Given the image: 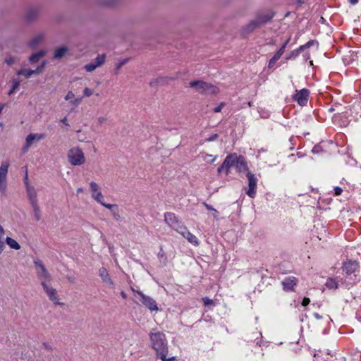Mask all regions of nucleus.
Here are the masks:
<instances>
[{
  "label": "nucleus",
  "mask_w": 361,
  "mask_h": 361,
  "mask_svg": "<svg viewBox=\"0 0 361 361\" xmlns=\"http://www.w3.org/2000/svg\"><path fill=\"white\" fill-rule=\"evenodd\" d=\"M246 177L248 180V189L246 191V194L250 197L254 198L256 195L257 179L255 174L249 171L246 173Z\"/></svg>",
  "instance_id": "9d476101"
},
{
  "label": "nucleus",
  "mask_w": 361,
  "mask_h": 361,
  "mask_svg": "<svg viewBox=\"0 0 361 361\" xmlns=\"http://www.w3.org/2000/svg\"><path fill=\"white\" fill-rule=\"evenodd\" d=\"M255 334H257V337L255 339V342L256 343L257 345H260V343H261V338L259 337V336H262V334L260 332H255Z\"/></svg>",
  "instance_id": "79ce46f5"
},
{
  "label": "nucleus",
  "mask_w": 361,
  "mask_h": 361,
  "mask_svg": "<svg viewBox=\"0 0 361 361\" xmlns=\"http://www.w3.org/2000/svg\"><path fill=\"white\" fill-rule=\"evenodd\" d=\"M168 360H169V361H175V360H176V357H175V356H172V357H169V358H168Z\"/></svg>",
  "instance_id": "774afa93"
},
{
  "label": "nucleus",
  "mask_w": 361,
  "mask_h": 361,
  "mask_svg": "<svg viewBox=\"0 0 361 361\" xmlns=\"http://www.w3.org/2000/svg\"><path fill=\"white\" fill-rule=\"evenodd\" d=\"M68 51V48L66 47H61L59 48H57L55 50L54 58V59H61L62 58L65 54Z\"/></svg>",
  "instance_id": "b1692460"
},
{
  "label": "nucleus",
  "mask_w": 361,
  "mask_h": 361,
  "mask_svg": "<svg viewBox=\"0 0 361 361\" xmlns=\"http://www.w3.org/2000/svg\"><path fill=\"white\" fill-rule=\"evenodd\" d=\"M285 49H283V48L281 47L277 51L276 53L277 54H279L281 56L283 55V52H284Z\"/></svg>",
  "instance_id": "680f3d73"
},
{
  "label": "nucleus",
  "mask_w": 361,
  "mask_h": 361,
  "mask_svg": "<svg viewBox=\"0 0 361 361\" xmlns=\"http://www.w3.org/2000/svg\"><path fill=\"white\" fill-rule=\"evenodd\" d=\"M81 101H82V97H78L73 100H71V103L73 105H74L75 106H77L79 105V104L81 102Z\"/></svg>",
  "instance_id": "a19ab883"
},
{
  "label": "nucleus",
  "mask_w": 361,
  "mask_h": 361,
  "mask_svg": "<svg viewBox=\"0 0 361 361\" xmlns=\"http://www.w3.org/2000/svg\"><path fill=\"white\" fill-rule=\"evenodd\" d=\"M102 206H104V207L110 209L111 212L113 210H114L115 209H118V205L117 204H106L105 203L104 201L102 202V203H100Z\"/></svg>",
  "instance_id": "473e14b6"
},
{
  "label": "nucleus",
  "mask_w": 361,
  "mask_h": 361,
  "mask_svg": "<svg viewBox=\"0 0 361 361\" xmlns=\"http://www.w3.org/2000/svg\"><path fill=\"white\" fill-rule=\"evenodd\" d=\"M213 212H214V214H213L214 218V219H218L219 212L216 209H214V210L213 211Z\"/></svg>",
  "instance_id": "13d9d810"
},
{
  "label": "nucleus",
  "mask_w": 361,
  "mask_h": 361,
  "mask_svg": "<svg viewBox=\"0 0 361 361\" xmlns=\"http://www.w3.org/2000/svg\"><path fill=\"white\" fill-rule=\"evenodd\" d=\"M325 286L329 289H336L338 288V282L336 281V279L329 278L327 279Z\"/></svg>",
  "instance_id": "bb28decb"
},
{
  "label": "nucleus",
  "mask_w": 361,
  "mask_h": 361,
  "mask_svg": "<svg viewBox=\"0 0 361 361\" xmlns=\"http://www.w3.org/2000/svg\"><path fill=\"white\" fill-rule=\"evenodd\" d=\"M98 274L100 276L103 283L108 285L111 288H115V283L111 279L110 274L106 268H100L99 269Z\"/></svg>",
  "instance_id": "4468645a"
},
{
  "label": "nucleus",
  "mask_w": 361,
  "mask_h": 361,
  "mask_svg": "<svg viewBox=\"0 0 361 361\" xmlns=\"http://www.w3.org/2000/svg\"><path fill=\"white\" fill-rule=\"evenodd\" d=\"M322 147L319 145L314 146V147L312 149V152L313 154H319L320 152H322Z\"/></svg>",
  "instance_id": "58836bf2"
},
{
  "label": "nucleus",
  "mask_w": 361,
  "mask_h": 361,
  "mask_svg": "<svg viewBox=\"0 0 361 361\" xmlns=\"http://www.w3.org/2000/svg\"><path fill=\"white\" fill-rule=\"evenodd\" d=\"M111 213H112V215H113V216H114L115 220H116V221H121V216L119 214L118 209H115L114 210H113L111 212Z\"/></svg>",
  "instance_id": "f704fd0d"
},
{
  "label": "nucleus",
  "mask_w": 361,
  "mask_h": 361,
  "mask_svg": "<svg viewBox=\"0 0 361 361\" xmlns=\"http://www.w3.org/2000/svg\"><path fill=\"white\" fill-rule=\"evenodd\" d=\"M106 59V55L105 54H101L98 55L96 59H94V62L95 65H97V67L101 66L102 64L104 63Z\"/></svg>",
  "instance_id": "cd10ccee"
},
{
  "label": "nucleus",
  "mask_w": 361,
  "mask_h": 361,
  "mask_svg": "<svg viewBox=\"0 0 361 361\" xmlns=\"http://www.w3.org/2000/svg\"><path fill=\"white\" fill-rule=\"evenodd\" d=\"M30 146H31V145H30L28 142H27L25 141V143L22 148L23 153H24V154L26 153L29 150Z\"/></svg>",
  "instance_id": "c03bdc74"
},
{
  "label": "nucleus",
  "mask_w": 361,
  "mask_h": 361,
  "mask_svg": "<svg viewBox=\"0 0 361 361\" xmlns=\"http://www.w3.org/2000/svg\"><path fill=\"white\" fill-rule=\"evenodd\" d=\"M34 264L36 267V272L37 277L41 280L44 281H50L51 275L45 268L44 265L40 260H34Z\"/></svg>",
  "instance_id": "6e6552de"
},
{
  "label": "nucleus",
  "mask_w": 361,
  "mask_h": 361,
  "mask_svg": "<svg viewBox=\"0 0 361 361\" xmlns=\"http://www.w3.org/2000/svg\"><path fill=\"white\" fill-rule=\"evenodd\" d=\"M5 61H6V63L8 65H9V66L12 65V64H13V63H14V62H15L14 59H13V58H12V57L6 58Z\"/></svg>",
  "instance_id": "09e8293b"
},
{
  "label": "nucleus",
  "mask_w": 361,
  "mask_h": 361,
  "mask_svg": "<svg viewBox=\"0 0 361 361\" xmlns=\"http://www.w3.org/2000/svg\"><path fill=\"white\" fill-rule=\"evenodd\" d=\"M121 296L123 299H126V298H127V295H126V293L123 290H122V291L121 292Z\"/></svg>",
  "instance_id": "0e129e2a"
},
{
  "label": "nucleus",
  "mask_w": 361,
  "mask_h": 361,
  "mask_svg": "<svg viewBox=\"0 0 361 361\" xmlns=\"http://www.w3.org/2000/svg\"><path fill=\"white\" fill-rule=\"evenodd\" d=\"M97 68V65H95L94 62H91L85 66V69L87 72H92Z\"/></svg>",
  "instance_id": "2f4dec72"
},
{
  "label": "nucleus",
  "mask_w": 361,
  "mask_h": 361,
  "mask_svg": "<svg viewBox=\"0 0 361 361\" xmlns=\"http://www.w3.org/2000/svg\"><path fill=\"white\" fill-rule=\"evenodd\" d=\"M61 122L62 123H63L66 126H69V124H68V121H67V118H66V117H64L63 118H62V119L61 120Z\"/></svg>",
  "instance_id": "4d7b16f0"
},
{
  "label": "nucleus",
  "mask_w": 361,
  "mask_h": 361,
  "mask_svg": "<svg viewBox=\"0 0 361 361\" xmlns=\"http://www.w3.org/2000/svg\"><path fill=\"white\" fill-rule=\"evenodd\" d=\"M43 39V35L42 34H39L34 37L30 42H29V46L30 47H36Z\"/></svg>",
  "instance_id": "a878e982"
},
{
  "label": "nucleus",
  "mask_w": 361,
  "mask_h": 361,
  "mask_svg": "<svg viewBox=\"0 0 361 361\" xmlns=\"http://www.w3.org/2000/svg\"><path fill=\"white\" fill-rule=\"evenodd\" d=\"M46 52L44 51H39L32 54L29 58V61L31 63H37L39 60L40 58L45 55Z\"/></svg>",
  "instance_id": "5701e85b"
},
{
  "label": "nucleus",
  "mask_w": 361,
  "mask_h": 361,
  "mask_svg": "<svg viewBox=\"0 0 361 361\" xmlns=\"http://www.w3.org/2000/svg\"><path fill=\"white\" fill-rule=\"evenodd\" d=\"M203 205L209 211L213 212L214 210V208L212 205H210V204H207L206 202H203Z\"/></svg>",
  "instance_id": "8fccbe9b"
},
{
  "label": "nucleus",
  "mask_w": 361,
  "mask_h": 361,
  "mask_svg": "<svg viewBox=\"0 0 361 361\" xmlns=\"http://www.w3.org/2000/svg\"><path fill=\"white\" fill-rule=\"evenodd\" d=\"M232 167H234L239 173H247L249 171L245 158L236 153H231L226 157L222 164L218 168L217 172L219 174L224 173L228 175Z\"/></svg>",
  "instance_id": "f257e3e1"
},
{
  "label": "nucleus",
  "mask_w": 361,
  "mask_h": 361,
  "mask_svg": "<svg viewBox=\"0 0 361 361\" xmlns=\"http://www.w3.org/2000/svg\"><path fill=\"white\" fill-rule=\"evenodd\" d=\"M223 104H221L220 105L216 106L214 109V111L216 112V113H218V112H220L222 109V107H223Z\"/></svg>",
  "instance_id": "5fc2aeb1"
},
{
  "label": "nucleus",
  "mask_w": 361,
  "mask_h": 361,
  "mask_svg": "<svg viewBox=\"0 0 361 361\" xmlns=\"http://www.w3.org/2000/svg\"><path fill=\"white\" fill-rule=\"evenodd\" d=\"M30 204H31V207H32V209L33 211L35 219L37 221H39L42 218V213H41V209L38 204V202Z\"/></svg>",
  "instance_id": "412c9836"
},
{
  "label": "nucleus",
  "mask_w": 361,
  "mask_h": 361,
  "mask_svg": "<svg viewBox=\"0 0 361 361\" xmlns=\"http://www.w3.org/2000/svg\"><path fill=\"white\" fill-rule=\"evenodd\" d=\"M288 42H289V39L286 40V41L283 44V45L281 46V47H282V48H283V49H286V46H287V44H288Z\"/></svg>",
  "instance_id": "69168bd1"
},
{
  "label": "nucleus",
  "mask_w": 361,
  "mask_h": 361,
  "mask_svg": "<svg viewBox=\"0 0 361 361\" xmlns=\"http://www.w3.org/2000/svg\"><path fill=\"white\" fill-rule=\"evenodd\" d=\"M10 164L8 161H4L0 166V192L6 194L7 189V174Z\"/></svg>",
  "instance_id": "423d86ee"
},
{
  "label": "nucleus",
  "mask_w": 361,
  "mask_h": 361,
  "mask_svg": "<svg viewBox=\"0 0 361 361\" xmlns=\"http://www.w3.org/2000/svg\"><path fill=\"white\" fill-rule=\"evenodd\" d=\"M334 190L335 195H340L343 192V189L338 186L335 187Z\"/></svg>",
  "instance_id": "a18cd8bd"
},
{
  "label": "nucleus",
  "mask_w": 361,
  "mask_h": 361,
  "mask_svg": "<svg viewBox=\"0 0 361 361\" xmlns=\"http://www.w3.org/2000/svg\"><path fill=\"white\" fill-rule=\"evenodd\" d=\"M158 257L161 259V258H163L164 257H165V255H164V252L163 251V249L162 247H161L160 249V252L158 253L157 255Z\"/></svg>",
  "instance_id": "6e6d98bb"
},
{
  "label": "nucleus",
  "mask_w": 361,
  "mask_h": 361,
  "mask_svg": "<svg viewBox=\"0 0 361 361\" xmlns=\"http://www.w3.org/2000/svg\"><path fill=\"white\" fill-rule=\"evenodd\" d=\"M351 5H355L358 3L359 0H348Z\"/></svg>",
  "instance_id": "e2e57ef3"
},
{
  "label": "nucleus",
  "mask_w": 361,
  "mask_h": 361,
  "mask_svg": "<svg viewBox=\"0 0 361 361\" xmlns=\"http://www.w3.org/2000/svg\"><path fill=\"white\" fill-rule=\"evenodd\" d=\"M219 137L218 134H213L206 139L207 142H212L216 140Z\"/></svg>",
  "instance_id": "37998d69"
},
{
  "label": "nucleus",
  "mask_w": 361,
  "mask_h": 361,
  "mask_svg": "<svg viewBox=\"0 0 361 361\" xmlns=\"http://www.w3.org/2000/svg\"><path fill=\"white\" fill-rule=\"evenodd\" d=\"M106 118L104 117V116H99L98 118V122L100 125L103 124L104 122L106 121Z\"/></svg>",
  "instance_id": "864d4df0"
},
{
  "label": "nucleus",
  "mask_w": 361,
  "mask_h": 361,
  "mask_svg": "<svg viewBox=\"0 0 361 361\" xmlns=\"http://www.w3.org/2000/svg\"><path fill=\"white\" fill-rule=\"evenodd\" d=\"M272 18L271 16H260L258 18L252 20L245 27V32H250L255 30L256 27H259L262 24H265Z\"/></svg>",
  "instance_id": "9b49d317"
},
{
  "label": "nucleus",
  "mask_w": 361,
  "mask_h": 361,
  "mask_svg": "<svg viewBox=\"0 0 361 361\" xmlns=\"http://www.w3.org/2000/svg\"><path fill=\"white\" fill-rule=\"evenodd\" d=\"M27 198L30 204L38 202L37 192L36 189L32 185L25 187Z\"/></svg>",
  "instance_id": "6ab92c4d"
},
{
  "label": "nucleus",
  "mask_w": 361,
  "mask_h": 361,
  "mask_svg": "<svg viewBox=\"0 0 361 361\" xmlns=\"http://www.w3.org/2000/svg\"><path fill=\"white\" fill-rule=\"evenodd\" d=\"M128 59H125L118 62V63L116 65V73L118 72L120 68L128 62Z\"/></svg>",
  "instance_id": "72a5a7b5"
},
{
  "label": "nucleus",
  "mask_w": 361,
  "mask_h": 361,
  "mask_svg": "<svg viewBox=\"0 0 361 361\" xmlns=\"http://www.w3.org/2000/svg\"><path fill=\"white\" fill-rule=\"evenodd\" d=\"M281 57V56L279 54L276 53L272 58L278 61Z\"/></svg>",
  "instance_id": "052dcab7"
},
{
  "label": "nucleus",
  "mask_w": 361,
  "mask_h": 361,
  "mask_svg": "<svg viewBox=\"0 0 361 361\" xmlns=\"http://www.w3.org/2000/svg\"><path fill=\"white\" fill-rule=\"evenodd\" d=\"M296 2L298 5L301 6L305 3L304 0H296Z\"/></svg>",
  "instance_id": "338daca9"
},
{
  "label": "nucleus",
  "mask_w": 361,
  "mask_h": 361,
  "mask_svg": "<svg viewBox=\"0 0 361 361\" xmlns=\"http://www.w3.org/2000/svg\"><path fill=\"white\" fill-rule=\"evenodd\" d=\"M37 12L36 11H30L27 13L26 19L28 21H31L35 19V18L37 16Z\"/></svg>",
  "instance_id": "7c9ffc66"
},
{
  "label": "nucleus",
  "mask_w": 361,
  "mask_h": 361,
  "mask_svg": "<svg viewBox=\"0 0 361 361\" xmlns=\"http://www.w3.org/2000/svg\"><path fill=\"white\" fill-rule=\"evenodd\" d=\"M302 51V49H300V46L298 49L293 50L288 56H286V60L296 59Z\"/></svg>",
  "instance_id": "393cba45"
},
{
  "label": "nucleus",
  "mask_w": 361,
  "mask_h": 361,
  "mask_svg": "<svg viewBox=\"0 0 361 361\" xmlns=\"http://www.w3.org/2000/svg\"><path fill=\"white\" fill-rule=\"evenodd\" d=\"M4 247H5V246H4V242L0 241V254L2 252V251L4 249Z\"/></svg>",
  "instance_id": "bf43d9fd"
},
{
  "label": "nucleus",
  "mask_w": 361,
  "mask_h": 361,
  "mask_svg": "<svg viewBox=\"0 0 361 361\" xmlns=\"http://www.w3.org/2000/svg\"><path fill=\"white\" fill-rule=\"evenodd\" d=\"M202 300H203L204 305H205V306L214 305V301L212 299H209L207 297L203 298Z\"/></svg>",
  "instance_id": "c9c22d12"
},
{
  "label": "nucleus",
  "mask_w": 361,
  "mask_h": 361,
  "mask_svg": "<svg viewBox=\"0 0 361 361\" xmlns=\"http://www.w3.org/2000/svg\"><path fill=\"white\" fill-rule=\"evenodd\" d=\"M45 137V135L44 134H42V133H40V134H37V133H30L25 138V141L27 142H28L30 145H32V144L35 142V141H39L43 138Z\"/></svg>",
  "instance_id": "aec40b11"
},
{
  "label": "nucleus",
  "mask_w": 361,
  "mask_h": 361,
  "mask_svg": "<svg viewBox=\"0 0 361 361\" xmlns=\"http://www.w3.org/2000/svg\"><path fill=\"white\" fill-rule=\"evenodd\" d=\"M74 97H75L74 93L73 92H71V91H69V92H68L67 94L66 95L65 99L66 100H70V99H73Z\"/></svg>",
  "instance_id": "49530a36"
},
{
  "label": "nucleus",
  "mask_w": 361,
  "mask_h": 361,
  "mask_svg": "<svg viewBox=\"0 0 361 361\" xmlns=\"http://www.w3.org/2000/svg\"><path fill=\"white\" fill-rule=\"evenodd\" d=\"M41 285L44 289V290L46 292L49 299L52 301L55 305H63V303L60 302L59 298L57 295V291L55 288L53 287L49 286L46 281H42L41 282Z\"/></svg>",
  "instance_id": "1a4fd4ad"
},
{
  "label": "nucleus",
  "mask_w": 361,
  "mask_h": 361,
  "mask_svg": "<svg viewBox=\"0 0 361 361\" xmlns=\"http://www.w3.org/2000/svg\"><path fill=\"white\" fill-rule=\"evenodd\" d=\"M46 61H43L40 66H39L35 70L21 69L18 71V75H23L25 78H29L32 75L38 74L42 72L46 66Z\"/></svg>",
  "instance_id": "f3484780"
},
{
  "label": "nucleus",
  "mask_w": 361,
  "mask_h": 361,
  "mask_svg": "<svg viewBox=\"0 0 361 361\" xmlns=\"http://www.w3.org/2000/svg\"><path fill=\"white\" fill-rule=\"evenodd\" d=\"M310 93V92L308 89L303 88L299 91H296L295 94L293 96V99L294 101L297 102L299 105L303 106L307 104Z\"/></svg>",
  "instance_id": "f8f14e48"
},
{
  "label": "nucleus",
  "mask_w": 361,
  "mask_h": 361,
  "mask_svg": "<svg viewBox=\"0 0 361 361\" xmlns=\"http://www.w3.org/2000/svg\"><path fill=\"white\" fill-rule=\"evenodd\" d=\"M42 345L44 346V348L45 349H47V350H48L49 351H51L53 350L51 345L49 343H47V342H44L42 343Z\"/></svg>",
  "instance_id": "de8ad7c7"
},
{
  "label": "nucleus",
  "mask_w": 361,
  "mask_h": 361,
  "mask_svg": "<svg viewBox=\"0 0 361 361\" xmlns=\"http://www.w3.org/2000/svg\"><path fill=\"white\" fill-rule=\"evenodd\" d=\"M151 347L155 350L156 356L169 353L168 341L163 332L152 329L149 334Z\"/></svg>",
  "instance_id": "f03ea898"
},
{
  "label": "nucleus",
  "mask_w": 361,
  "mask_h": 361,
  "mask_svg": "<svg viewBox=\"0 0 361 361\" xmlns=\"http://www.w3.org/2000/svg\"><path fill=\"white\" fill-rule=\"evenodd\" d=\"M189 87L195 88L197 92L201 94L209 93L212 94H216L219 92L218 87L214 86L211 83H208L200 80L190 82Z\"/></svg>",
  "instance_id": "20e7f679"
},
{
  "label": "nucleus",
  "mask_w": 361,
  "mask_h": 361,
  "mask_svg": "<svg viewBox=\"0 0 361 361\" xmlns=\"http://www.w3.org/2000/svg\"><path fill=\"white\" fill-rule=\"evenodd\" d=\"M90 190L92 193V197L98 203H102L104 196L99 185L94 181H91L90 183Z\"/></svg>",
  "instance_id": "ddd939ff"
},
{
  "label": "nucleus",
  "mask_w": 361,
  "mask_h": 361,
  "mask_svg": "<svg viewBox=\"0 0 361 361\" xmlns=\"http://www.w3.org/2000/svg\"><path fill=\"white\" fill-rule=\"evenodd\" d=\"M310 302V298H304L303 300H302V305L303 306H307V305H309Z\"/></svg>",
  "instance_id": "603ef678"
},
{
  "label": "nucleus",
  "mask_w": 361,
  "mask_h": 361,
  "mask_svg": "<svg viewBox=\"0 0 361 361\" xmlns=\"http://www.w3.org/2000/svg\"><path fill=\"white\" fill-rule=\"evenodd\" d=\"M276 61H276V60H275V59L271 58V59L269 60V64H268L269 68H271V67H273V66L275 65V63H276Z\"/></svg>",
  "instance_id": "3c124183"
},
{
  "label": "nucleus",
  "mask_w": 361,
  "mask_h": 361,
  "mask_svg": "<svg viewBox=\"0 0 361 361\" xmlns=\"http://www.w3.org/2000/svg\"><path fill=\"white\" fill-rule=\"evenodd\" d=\"M6 244L11 248L16 250L20 249V244L14 239L11 237H6L5 240Z\"/></svg>",
  "instance_id": "4be33fe9"
},
{
  "label": "nucleus",
  "mask_w": 361,
  "mask_h": 361,
  "mask_svg": "<svg viewBox=\"0 0 361 361\" xmlns=\"http://www.w3.org/2000/svg\"><path fill=\"white\" fill-rule=\"evenodd\" d=\"M12 83V88L9 90L8 94H12L15 90L20 86V81L18 79H13L11 81Z\"/></svg>",
  "instance_id": "c85d7f7f"
},
{
  "label": "nucleus",
  "mask_w": 361,
  "mask_h": 361,
  "mask_svg": "<svg viewBox=\"0 0 361 361\" xmlns=\"http://www.w3.org/2000/svg\"><path fill=\"white\" fill-rule=\"evenodd\" d=\"M93 94V90L88 88V87H85L84 89V91H83V95L84 97H90L92 94Z\"/></svg>",
  "instance_id": "e433bc0d"
},
{
  "label": "nucleus",
  "mask_w": 361,
  "mask_h": 361,
  "mask_svg": "<svg viewBox=\"0 0 361 361\" xmlns=\"http://www.w3.org/2000/svg\"><path fill=\"white\" fill-rule=\"evenodd\" d=\"M52 355H49L45 357L39 356V361H52Z\"/></svg>",
  "instance_id": "ea45409f"
},
{
  "label": "nucleus",
  "mask_w": 361,
  "mask_h": 361,
  "mask_svg": "<svg viewBox=\"0 0 361 361\" xmlns=\"http://www.w3.org/2000/svg\"><path fill=\"white\" fill-rule=\"evenodd\" d=\"M314 44L318 45V42L316 40L311 39L308 41L306 44L300 46V49H302L303 51L305 49L310 48V47L313 46Z\"/></svg>",
  "instance_id": "c756f323"
},
{
  "label": "nucleus",
  "mask_w": 361,
  "mask_h": 361,
  "mask_svg": "<svg viewBox=\"0 0 361 361\" xmlns=\"http://www.w3.org/2000/svg\"><path fill=\"white\" fill-rule=\"evenodd\" d=\"M298 280L295 276L286 277L281 282L283 289L286 291H291L294 290V287L297 285Z\"/></svg>",
  "instance_id": "a211bd4d"
},
{
  "label": "nucleus",
  "mask_w": 361,
  "mask_h": 361,
  "mask_svg": "<svg viewBox=\"0 0 361 361\" xmlns=\"http://www.w3.org/2000/svg\"><path fill=\"white\" fill-rule=\"evenodd\" d=\"M23 182H24L25 187L30 185L29 178H28V173H27V169H25V176L23 178Z\"/></svg>",
  "instance_id": "4c0bfd02"
},
{
  "label": "nucleus",
  "mask_w": 361,
  "mask_h": 361,
  "mask_svg": "<svg viewBox=\"0 0 361 361\" xmlns=\"http://www.w3.org/2000/svg\"><path fill=\"white\" fill-rule=\"evenodd\" d=\"M130 289L134 293L135 297L143 306L151 312L159 311V307L155 300L150 296L144 294L142 291L135 289L133 287H131Z\"/></svg>",
  "instance_id": "7ed1b4c3"
},
{
  "label": "nucleus",
  "mask_w": 361,
  "mask_h": 361,
  "mask_svg": "<svg viewBox=\"0 0 361 361\" xmlns=\"http://www.w3.org/2000/svg\"><path fill=\"white\" fill-rule=\"evenodd\" d=\"M164 221L172 229L175 230L177 232L183 226L182 223L179 221L178 218L173 212L164 213Z\"/></svg>",
  "instance_id": "0eeeda50"
},
{
  "label": "nucleus",
  "mask_w": 361,
  "mask_h": 361,
  "mask_svg": "<svg viewBox=\"0 0 361 361\" xmlns=\"http://www.w3.org/2000/svg\"><path fill=\"white\" fill-rule=\"evenodd\" d=\"M359 269V264L356 260H348L343 263V269L347 275L355 274Z\"/></svg>",
  "instance_id": "2eb2a0df"
},
{
  "label": "nucleus",
  "mask_w": 361,
  "mask_h": 361,
  "mask_svg": "<svg viewBox=\"0 0 361 361\" xmlns=\"http://www.w3.org/2000/svg\"><path fill=\"white\" fill-rule=\"evenodd\" d=\"M67 156L68 161L73 166H81L85 162L84 153L79 147L71 148Z\"/></svg>",
  "instance_id": "39448f33"
},
{
  "label": "nucleus",
  "mask_w": 361,
  "mask_h": 361,
  "mask_svg": "<svg viewBox=\"0 0 361 361\" xmlns=\"http://www.w3.org/2000/svg\"><path fill=\"white\" fill-rule=\"evenodd\" d=\"M178 233L181 234L185 238L188 240L191 244L197 246L200 243L197 238L190 233L188 228L183 226L181 229H180Z\"/></svg>",
  "instance_id": "dca6fc26"
}]
</instances>
